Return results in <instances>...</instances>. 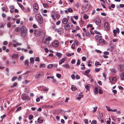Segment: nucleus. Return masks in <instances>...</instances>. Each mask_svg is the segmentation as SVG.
I'll return each mask as SVG.
<instances>
[{
  "label": "nucleus",
  "instance_id": "a18cd8bd",
  "mask_svg": "<svg viewBox=\"0 0 124 124\" xmlns=\"http://www.w3.org/2000/svg\"><path fill=\"white\" fill-rule=\"evenodd\" d=\"M56 76L58 78H59L61 77V74L57 73L56 74Z\"/></svg>",
  "mask_w": 124,
  "mask_h": 124
},
{
  "label": "nucleus",
  "instance_id": "052dcab7",
  "mask_svg": "<svg viewBox=\"0 0 124 124\" xmlns=\"http://www.w3.org/2000/svg\"><path fill=\"white\" fill-rule=\"evenodd\" d=\"M68 11L69 12H72L73 11V10L72 9L70 8H69L68 9Z\"/></svg>",
  "mask_w": 124,
  "mask_h": 124
},
{
  "label": "nucleus",
  "instance_id": "423d86ee",
  "mask_svg": "<svg viewBox=\"0 0 124 124\" xmlns=\"http://www.w3.org/2000/svg\"><path fill=\"white\" fill-rule=\"evenodd\" d=\"M45 32L43 31L42 30H40L39 31V36H40L41 37H42L43 38H45Z\"/></svg>",
  "mask_w": 124,
  "mask_h": 124
},
{
  "label": "nucleus",
  "instance_id": "c9c22d12",
  "mask_svg": "<svg viewBox=\"0 0 124 124\" xmlns=\"http://www.w3.org/2000/svg\"><path fill=\"white\" fill-rule=\"evenodd\" d=\"M74 53H68L67 54V55L68 56H71L72 55L74 54Z\"/></svg>",
  "mask_w": 124,
  "mask_h": 124
},
{
  "label": "nucleus",
  "instance_id": "f8f14e48",
  "mask_svg": "<svg viewBox=\"0 0 124 124\" xmlns=\"http://www.w3.org/2000/svg\"><path fill=\"white\" fill-rule=\"evenodd\" d=\"M13 42L14 43L13 44V46L15 47H16L17 45L18 46L22 45V44L21 43H19L16 42L15 40H14L13 41Z\"/></svg>",
  "mask_w": 124,
  "mask_h": 124
},
{
  "label": "nucleus",
  "instance_id": "f03ea898",
  "mask_svg": "<svg viewBox=\"0 0 124 124\" xmlns=\"http://www.w3.org/2000/svg\"><path fill=\"white\" fill-rule=\"evenodd\" d=\"M59 42L57 40H54L52 43V46L54 48H56L59 45Z\"/></svg>",
  "mask_w": 124,
  "mask_h": 124
},
{
  "label": "nucleus",
  "instance_id": "f257e3e1",
  "mask_svg": "<svg viewBox=\"0 0 124 124\" xmlns=\"http://www.w3.org/2000/svg\"><path fill=\"white\" fill-rule=\"evenodd\" d=\"M52 40V38L50 36L46 37V38H43L41 41L42 43L44 44L48 45L50 41Z\"/></svg>",
  "mask_w": 124,
  "mask_h": 124
},
{
  "label": "nucleus",
  "instance_id": "3c124183",
  "mask_svg": "<svg viewBox=\"0 0 124 124\" xmlns=\"http://www.w3.org/2000/svg\"><path fill=\"white\" fill-rule=\"evenodd\" d=\"M106 108L107 109V110L109 111H111V109H110V107H108L107 106H106Z\"/></svg>",
  "mask_w": 124,
  "mask_h": 124
},
{
  "label": "nucleus",
  "instance_id": "7ed1b4c3",
  "mask_svg": "<svg viewBox=\"0 0 124 124\" xmlns=\"http://www.w3.org/2000/svg\"><path fill=\"white\" fill-rule=\"evenodd\" d=\"M89 5L88 4H85L84 6H82V9L83 11H87L89 8Z\"/></svg>",
  "mask_w": 124,
  "mask_h": 124
},
{
  "label": "nucleus",
  "instance_id": "2f4dec72",
  "mask_svg": "<svg viewBox=\"0 0 124 124\" xmlns=\"http://www.w3.org/2000/svg\"><path fill=\"white\" fill-rule=\"evenodd\" d=\"M35 17L37 21L39 22V14H37L36 16Z\"/></svg>",
  "mask_w": 124,
  "mask_h": 124
},
{
  "label": "nucleus",
  "instance_id": "e2e57ef3",
  "mask_svg": "<svg viewBox=\"0 0 124 124\" xmlns=\"http://www.w3.org/2000/svg\"><path fill=\"white\" fill-rule=\"evenodd\" d=\"M75 45L74 44H73L72 45V46H71V47L73 49H74L75 48Z\"/></svg>",
  "mask_w": 124,
  "mask_h": 124
},
{
  "label": "nucleus",
  "instance_id": "e433bc0d",
  "mask_svg": "<svg viewBox=\"0 0 124 124\" xmlns=\"http://www.w3.org/2000/svg\"><path fill=\"white\" fill-rule=\"evenodd\" d=\"M24 64L27 65L28 66L29 65V61L27 60H26Z\"/></svg>",
  "mask_w": 124,
  "mask_h": 124
},
{
  "label": "nucleus",
  "instance_id": "9d476101",
  "mask_svg": "<svg viewBox=\"0 0 124 124\" xmlns=\"http://www.w3.org/2000/svg\"><path fill=\"white\" fill-rule=\"evenodd\" d=\"M38 5L36 3H34L33 5V8L34 11L36 12L38 9Z\"/></svg>",
  "mask_w": 124,
  "mask_h": 124
},
{
  "label": "nucleus",
  "instance_id": "6e6d98bb",
  "mask_svg": "<svg viewBox=\"0 0 124 124\" xmlns=\"http://www.w3.org/2000/svg\"><path fill=\"white\" fill-rule=\"evenodd\" d=\"M55 16L57 19H58L60 17V15L58 14H56L55 15Z\"/></svg>",
  "mask_w": 124,
  "mask_h": 124
},
{
  "label": "nucleus",
  "instance_id": "f3484780",
  "mask_svg": "<svg viewBox=\"0 0 124 124\" xmlns=\"http://www.w3.org/2000/svg\"><path fill=\"white\" fill-rule=\"evenodd\" d=\"M101 36L98 35H96L95 37L96 39L98 40H100L101 38Z\"/></svg>",
  "mask_w": 124,
  "mask_h": 124
},
{
  "label": "nucleus",
  "instance_id": "393cba45",
  "mask_svg": "<svg viewBox=\"0 0 124 124\" xmlns=\"http://www.w3.org/2000/svg\"><path fill=\"white\" fill-rule=\"evenodd\" d=\"M41 89L46 91H47L48 90V88H47L45 86H42L41 87Z\"/></svg>",
  "mask_w": 124,
  "mask_h": 124
},
{
  "label": "nucleus",
  "instance_id": "6e6552de",
  "mask_svg": "<svg viewBox=\"0 0 124 124\" xmlns=\"http://www.w3.org/2000/svg\"><path fill=\"white\" fill-rule=\"evenodd\" d=\"M104 26L105 29L107 30H108L109 28V23L107 22H105L104 23Z\"/></svg>",
  "mask_w": 124,
  "mask_h": 124
},
{
  "label": "nucleus",
  "instance_id": "5701e85b",
  "mask_svg": "<svg viewBox=\"0 0 124 124\" xmlns=\"http://www.w3.org/2000/svg\"><path fill=\"white\" fill-rule=\"evenodd\" d=\"M30 61L31 63L33 64L34 62V58L33 57H31L30 58Z\"/></svg>",
  "mask_w": 124,
  "mask_h": 124
},
{
  "label": "nucleus",
  "instance_id": "9b49d317",
  "mask_svg": "<svg viewBox=\"0 0 124 124\" xmlns=\"http://www.w3.org/2000/svg\"><path fill=\"white\" fill-rule=\"evenodd\" d=\"M118 69L120 71H122L124 70V66L122 65H118Z\"/></svg>",
  "mask_w": 124,
  "mask_h": 124
},
{
  "label": "nucleus",
  "instance_id": "4be33fe9",
  "mask_svg": "<svg viewBox=\"0 0 124 124\" xmlns=\"http://www.w3.org/2000/svg\"><path fill=\"white\" fill-rule=\"evenodd\" d=\"M71 89L73 91H75L77 89L76 87L74 85H72L71 88Z\"/></svg>",
  "mask_w": 124,
  "mask_h": 124
},
{
  "label": "nucleus",
  "instance_id": "1a4fd4ad",
  "mask_svg": "<svg viewBox=\"0 0 124 124\" xmlns=\"http://www.w3.org/2000/svg\"><path fill=\"white\" fill-rule=\"evenodd\" d=\"M117 79L116 78V77H111L109 78L110 82L113 84L115 83Z\"/></svg>",
  "mask_w": 124,
  "mask_h": 124
},
{
  "label": "nucleus",
  "instance_id": "58836bf2",
  "mask_svg": "<svg viewBox=\"0 0 124 124\" xmlns=\"http://www.w3.org/2000/svg\"><path fill=\"white\" fill-rule=\"evenodd\" d=\"M98 89L97 88H95L94 90V92L96 94L98 93Z\"/></svg>",
  "mask_w": 124,
  "mask_h": 124
},
{
  "label": "nucleus",
  "instance_id": "13d9d810",
  "mask_svg": "<svg viewBox=\"0 0 124 124\" xmlns=\"http://www.w3.org/2000/svg\"><path fill=\"white\" fill-rule=\"evenodd\" d=\"M17 78L16 77H13L12 79V81H14Z\"/></svg>",
  "mask_w": 124,
  "mask_h": 124
},
{
  "label": "nucleus",
  "instance_id": "bb28decb",
  "mask_svg": "<svg viewBox=\"0 0 124 124\" xmlns=\"http://www.w3.org/2000/svg\"><path fill=\"white\" fill-rule=\"evenodd\" d=\"M120 78L122 80H123V79L124 78V72H123L121 75Z\"/></svg>",
  "mask_w": 124,
  "mask_h": 124
},
{
  "label": "nucleus",
  "instance_id": "cd10ccee",
  "mask_svg": "<svg viewBox=\"0 0 124 124\" xmlns=\"http://www.w3.org/2000/svg\"><path fill=\"white\" fill-rule=\"evenodd\" d=\"M106 42L105 40H104L103 39H101L99 41V42L100 43H102L103 44H104L105 43V42Z\"/></svg>",
  "mask_w": 124,
  "mask_h": 124
},
{
  "label": "nucleus",
  "instance_id": "c03bdc74",
  "mask_svg": "<svg viewBox=\"0 0 124 124\" xmlns=\"http://www.w3.org/2000/svg\"><path fill=\"white\" fill-rule=\"evenodd\" d=\"M57 31H59L62 32H64V30L62 28H60Z\"/></svg>",
  "mask_w": 124,
  "mask_h": 124
},
{
  "label": "nucleus",
  "instance_id": "8fccbe9b",
  "mask_svg": "<svg viewBox=\"0 0 124 124\" xmlns=\"http://www.w3.org/2000/svg\"><path fill=\"white\" fill-rule=\"evenodd\" d=\"M80 60L79 59H78L77 62V66L79 65L80 64Z\"/></svg>",
  "mask_w": 124,
  "mask_h": 124
},
{
  "label": "nucleus",
  "instance_id": "a878e982",
  "mask_svg": "<svg viewBox=\"0 0 124 124\" xmlns=\"http://www.w3.org/2000/svg\"><path fill=\"white\" fill-rule=\"evenodd\" d=\"M18 56V54H13L12 56V58H16Z\"/></svg>",
  "mask_w": 124,
  "mask_h": 124
},
{
  "label": "nucleus",
  "instance_id": "c85d7f7f",
  "mask_svg": "<svg viewBox=\"0 0 124 124\" xmlns=\"http://www.w3.org/2000/svg\"><path fill=\"white\" fill-rule=\"evenodd\" d=\"M81 66H83V67L81 68V69L82 70H84L85 69V64L83 63H82L81 64Z\"/></svg>",
  "mask_w": 124,
  "mask_h": 124
},
{
  "label": "nucleus",
  "instance_id": "20e7f679",
  "mask_svg": "<svg viewBox=\"0 0 124 124\" xmlns=\"http://www.w3.org/2000/svg\"><path fill=\"white\" fill-rule=\"evenodd\" d=\"M72 24L70 23H68L64 25V27L65 29L67 30H69L72 28Z\"/></svg>",
  "mask_w": 124,
  "mask_h": 124
},
{
  "label": "nucleus",
  "instance_id": "37998d69",
  "mask_svg": "<svg viewBox=\"0 0 124 124\" xmlns=\"http://www.w3.org/2000/svg\"><path fill=\"white\" fill-rule=\"evenodd\" d=\"M85 34L86 36H89L90 35V33L89 32L86 31V32H85Z\"/></svg>",
  "mask_w": 124,
  "mask_h": 124
},
{
  "label": "nucleus",
  "instance_id": "2eb2a0df",
  "mask_svg": "<svg viewBox=\"0 0 124 124\" xmlns=\"http://www.w3.org/2000/svg\"><path fill=\"white\" fill-rule=\"evenodd\" d=\"M25 28L24 26L22 27L21 29L20 27H17L15 29V31H16L18 32H19V31H20L21 30V29H22L23 28V29H24Z\"/></svg>",
  "mask_w": 124,
  "mask_h": 124
},
{
  "label": "nucleus",
  "instance_id": "ea45409f",
  "mask_svg": "<svg viewBox=\"0 0 124 124\" xmlns=\"http://www.w3.org/2000/svg\"><path fill=\"white\" fill-rule=\"evenodd\" d=\"M33 118V115L31 114L29 116V120H31Z\"/></svg>",
  "mask_w": 124,
  "mask_h": 124
},
{
  "label": "nucleus",
  "instance_id": "aec40b11",
  "mask_svg": "<svg viewBox=\"0 0 124 124\" xmlns=\"http://www.w3.org/2000/svg\"><path fill=\"white\" fill-rule=\"evenodd\" d=\"M39 30H34V33L35 34L36 36H38L39 34Z\"/></svg>",
  "mask_w": 124,
  "mask_h": 124
},
{
  "label": "nucleus",
  "instance_id": "4468645a",
  "mask_svg": "<svg viewBox=\"0 0 124 124\" xmlns=\"http://www.w3.org/2000/svg\"><path fill=\"white\" fill-rule=\"evenodd\" d=\"M66 58L65 57H64L61 60H60L59 61V64H60L64 62L65 61Z\"/></svg>",
  "mask_w": 124,
  "mask_h": 124
},
{
  "label": "nucleus",
  "instance_id": "6ab92c4d",
  "mask_svg": "<svg viewBox=\"0 0 124 124\" xmlns=\"http://www.w3.org/2000/svg\"><path fill=\"white\" fill-rule=\"evenodd\" d=\"M43 19L41 15L39 16V23L41 24L43 22Z\"/></svg>",
  "mask_w": 124,
  "mask_h": 124
},
{
  "label": "nucleus",
  "instance_id": "0e129e2a",
  "mask_svg": "<svg viewBox=\"0 0 124 124\" xmlns=\"http://www.w3.org/2000/svg\"><path fill=\"white\" fill-rule=\"evenodd\" d=\"M46 107L47 108H52V106L51 105H46Z\"/></svg>",
  "mask_w": 124,
  "mask_h": 124
},
{
  "label": "nucleus",
  "instance_id": "338daca9",
  "mask_svg": "<svg viewBox=\"0 0 124 124\" xmlns=\"http://www.w3.org/2000/svg\"><path fill=\"white\" fill-rule=\"evenodd\" d=\"M97 108V107H94L93 108V112H95L96 111Z\"/></svg>",
  "mask_w": 124,
  "mask_h": 124
},
{
  "label": "nucleus",
  "instance_id": "79ce46f5",
  "mask_svg": "<svg viewBox=\"0 0 124 124\" xmlns=\"http://www.w3.org/2000/svg\"><path fill=\"white\" fill-rule=\"evenodd\" d=\"M53 65L52 64H49L47 66V67L48 68H51L53 67Z\"/></svg>",
  "mask_w": 124,
  "mask_h": 124
},
{
  "label": "nucleus",
  "instance_id": "4d7b16f0",
  "mask_svg": "<svg viewBox=\"0 0 124 124\" xmlns=\"http://www.w3.org/2000/svg\"><path fill=\"white\" fill-rule=\"evenodd\" d=\"M18 4L19 6L22 9H23V7L22 4L19 3H18Z\"/></svg>",
  "mask_w": 124,
  "mask_h": 124
},
{
  "label": "nucleus",
  "instance_id": "69168bd1",
  "mask_svg": "<svg viewBox=\"0 0 124 124\" xmlns=\"http://www.w3.org/2000/svg\"><path fill=\"white\" fill-rule=\"evenodd\" d=\"M71 78L73 79H74L75 78V76L74 74H72L71 76Z\"/></svg>",
  "mask_w": 124,
  "mask_h": 124
},
{
  "label": "nucleus",
  "instance_id": "09e8293b",
  "mask_svg": "<svg viewBox=\"0 0 124 124\" xmlns=\"http://www.w3.org/2000/svg\"><path fill=\"white\" fill-rule=\"evenodd\" d=\"M111 71L113 73H115L116 72V70L115 69H112L111 70Z\"/></svg>",
  "mask_w": 124,
  "mask_h": 124
},
{
  "label": "nucleus",
  "instance_id": "603ef678",
  "mask_svg": "<svg viewBox=\"0 0 124 124\" xmlns=\"http://www.w3.org/2000/svg\"><path fill=\"white\" fill-rule=\"evenodd\" d=\"M96 121L95 120H93L91 123V124H96Z\"/></svg>",
  "mask_w": 124,
  "mask_h": 124
},
{
  "label": "nucleus",
  "instance_id": "473e14b6",
  "mask_svg": "<svg viewBox=\"0 0 124 124\" xmlns=\"http://www.w3.org/2000/svg\"><path fill=\"white\" fill-rule=\"evenodd\" d=\"M83 17L85 19H88V16L86 14H84L83 16Z\"/></svg>",
  "mask_w": 124,
  "mask_h": 124
},
{
  "label": "nucleus",
  "instance_id": "a19ab883",
  "mask_svg": "<svg viewBox=\"0 0 124 124\" xmlns=\"http://www.w3.org/2000/svg\"><path fill=\"white\" fill-rule=\"evenodd\" d=\"M11 23L9 22L7 24V27L8 28H10L11 26Z\"/></svg>",
  "mask_w": 124,
  "mask_h": 124
},
{
  "label": "nucleus",
  "instance_id": "bf43d9fd",
  "mask_svg": "<svg viewBox=\"0 0 124 124\" xmlns=\"http://www.w3.org/2000/svg\"><path fill=\"white\" fill-rule=\"evenodd\" d=\"M100 70V68H96L95 69V71L96 72L99 71Z\"/></svg>",
  "mask_w": 124,
  "mask_h": 124
},
{
  "label": "nucleus",
  "instance_id": "774afa93",
  "mask_svg": "<svg viewBox=\"0 0 124 124\" xmlns=\"http://www.w3.org/2000/svg\"><path fill=\"white\" fill-rule=\"evenodd\" d=\"M44 49L45 50V52L46 53H47L48 52V51H49V50H48V49H47V48H44Z\"/></svg>",
  "mask_w": 124,
  "mask_h": 124
},
{
  "label": "nucleus",
  "instance_id": "0eeeda50",
  "mask_svg": "<svg viewBox=\"0 0 124 124\" xmlns=\"http://www.w3.org/2000/svg\"><path fill=\"white\" fill-rule=\"evenodd\" d=\"M113 35L114 36L116 37V33H119L120 31L119 29L118 28H117L116 30H113Z\"/></svg>",
  "mask_w": 124,
  "mask_h": 124
},
{
  "label": "nucleus",
  "instance_id": "72a5a7b5",
  "mask_svg": "<svg viewBox=\"0 0 124 124\" xmlns=\"http://www.w3.org/2000/svg\"><path fill=\"white\" fill-rule=\"evenodd\" d=\"M40 68H45L46 66L45 64L42 63L40 64Z\"/></svg>",
  "mask_w": 124,
  "mask_h": 124
},
{
  "label": "nucleus",
  "instance_id": "412c9836",
  "mask_svg": "<svg viewBox=\"0 0 124 124\" xmlns=\"http://www.w3.org/2000/svg\"><path fill=\"white\" fill-rule=\"evenodd\" d=\"M56 55L58 58H61L62 57V54L61 53L57 52L56 53Z\"/></svg>",
  "mask_w": 124,
  "mask_h": 124
},
{
  "label": "nucleus",
  "instance_id": "7c9ffc66",
  "mask_svg": "<svg viewBox=\"0 0 124 124\" xmlns=\"http://www.w3.org/2000/svg\"><path fill=\"white\" fill-rule=\"evenodd\" d=\"M73 44H74L75 45H76L77 46H78L79 44V42L77 40H75L74 41V43Z\"/></svg>",
  "mask_w": 124,
  "mask_h": 124
},
{
  "label": "nucleus",
  "instance_id": "864d4df0",
  "mask_svg": "<svg viewBox=\"0 0 124 124\" xmlns=\"http://www.w3.org/2000/svg\"><path fill=\"white\" fill-rule=\"evenodd\" d=\"M82 60L83 61H85L86 60V58L85 57L83 56L82 57Z\"/></svg>",
  "mask_w": 124,
  "mask_h": 124
},
{
  "label": "nucleus",
  "instance_id": "4c0bfd02",
  "mask_svg": "<svg viewBox=\"0 0 124 124\" xmlns=\"http://www.w3.org/2000/svg\"><path fill=\"white\" fill-rule=\"evenodd\" d=\"M43 120V118H41L40 117V118L39 117V123H42Z\"/></svg>",
  "mask_w": 124,
  "mask_h": 124
},
{
  "label": "nucleus",
  "instance_id": "f704fd0d",
  "mask_svg": "<svg viewBox=\"0 0 124 124\" xmlns=\"http://www.w3.org/2000/svg\"><path fill=\"white\" fill-rule=\"evenodd\" d=\"M101 64L99 62H95V66H97L98 65H101Z\"/></svg>",
  "mask_w": 124,
  "mask_h": 124
},
{
  "label": "nucleus",
  "instance_id": "ddd939ff",
  "mask_svg": "<svg viewBox=\"0 0 124 124\" xmlns=\"http://www.w3.org/2000/svg\"><path fill=\"white\" fill-rule=\"evenodd\" d=\"M22 99L24 100L27 99L28 98L27 95L25 94H22Z\"/></svg>",
  "mask_w": 124,
  "mask_h": 124
},
{
  "label": "nucleus",
  "instance_id": "de8ad7c7",
  "mask_svg": "<svg viewBox=\"0 0 124 124\" xmlns=\"http://www.w3.org/2000/svg\"><path fill=\"white\" fill-rule=\"evenodd\" d=\"M82 96L83 95H79V96L78 97H77V99H78L79 100H80L81 99V98L82 97Z\"/></svg>",
  "mask_w": 124,
  "mask_h": 124
},
{
  "label": "nucleus",
  "instance_id": "b1692460",
  "mask_svg": "<svg viewBox=\"0 0 124 124\" xmlns=\"http://www.w3.org/2000/svg\"><path fill=\"white\" fill-rule=\"evenodd\" d=\"M63 66L66 68L67 69H69L70 68L69 65L67 64H66L62 65Z\"/></svg>",
  "mask_w": 124,
  "mask_h": 124
},
{
  "label": "nucleus",
  "instance_id": "a211bd4d",
  "mask_svg": "<svg viewBox=\"0 0 124 124\" xmlns=\"http://www.w3.org/2000/svg\"><path fill=\"white\" fill-rule=\"evenodd\" d=\"M90 70H87L85 71L83 73L84 75L88 76H87V74L90 72Z\"/></svg>",
  "mask_w": 124,
  "mask_h": 124
},
{
  "label": "nucleus",
  "instance_id": "c756f323",
  "mask_svg": "<svg viewBox=\"0 0 124 124\" xmlns=\"http://www.w3.org/2000/svg\"><path fill=\"white\" fill-rule=\"evenodd\" d=\"M103 116V115L102 113H99V115L98 116V118L99 119H101L102 118Z\"/></svg>",
  "mask_w": 124,
  "mask_h": 124
},
{
  "label": "nucleus",
  "instance_id": "49530a36",
  "mask_svg": "<svg viewBox=\"0 0 124 124\" xmlns=\"http://www.w3.org/2000/svg\"><path fill=\"white\" fill-rule=\"evenodd\" d=\"M70 20L71 21V22L73 23L74 24H75L76 23V22H75L73 20V18H70Z\"/></svg>",
  "mask_w": 124,
  "mask_h": 124
},
{
  "label": "nucleus",
  "instance_id": "39448f33",
  "mask_svg": "<svg viewBox=\"0 0 124 124\" xmlns=\"http://www.w3.org/2000/svg\"><path fill=\"white\" fill-rule=\"evenodd\" d=\"M96 25H100L101 23V20L99 18H96L93 21Z\"/></svg>",
  "mask_w": 124,
  "mask_h": 124
},
{
  "label": "nucleus",
  "instance_id": "680f3d73",
  "mask_svg": "<svg viewBox=\"0 0 124 124\" xmlns=\"http://www.w3.org/2000/svg\"><path fill=\"white\" fill-rule=\"evenodd\" d=\"M85 88L87 89V90L88 91L89 89V86L88 85H86L85 86Z\"/></svg>",
  "mask_w": 124,
  "mask_h": 124
},
{
  "label": "nucleus",
  "instance_id": "dca6fc26",
  "mask_svg": "<svg viewBox=\"0 0 124 124\" xmlns=\"http://www.w3.org/2000/svg\"><path fill=\"white\" fill-rule=\"evenodd\" d=\"M68 22V20L66 18H64L62 20V22L63 24H66Z\"/></svg>",
  "mask_w": 124,
  "mask_h": 124
},
{
  "label": "nucleus",
  "instance_id": "5fc2aeb1",
  "mask_svg": "<svg viewBox=\"0 0 124 124\" xmlns=\"http://www.w3.org/2000/svg\"><path fill=\"white\" fill-rule=\"evenodd\" d=\"M17 83L15 82L14 84L12 85L11 86V87H13L17 85Z\"/></svg>",
  "mask_w": 124,
  "mask_h": 124
}]
</instances>
